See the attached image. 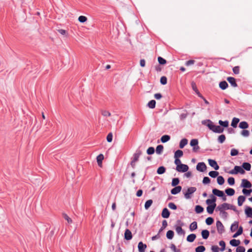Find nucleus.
<instances>
[{
    "mask_svg": "<svg viewBox=\"0 0 252 252\" xmlns=\"http://www.w3.org/2000/svg\"><path fill=\"white\" fill-rule=\"evenodd\" d=\"M180 183V180L178 178H174L172 179V182H171V186L172 187H176L177 186V185Z\"/></svg>",
    "mask_w": 252,
    "mask_h": 252,
    "instance_id": "nucleus-44",
    "label": "nucleus"
},
{
    "mask_svg": "<svg viewBox=\"0 0 252 252\" xmlns=\"http://www.w3.org/2000/svg\"><path fill=\"white\" fill-rule=\"evenodd\" d=\"M225 192L228 196H233L235 194V190L232 188H227L225 190Z\"/></svg>",
    "mask_w": 252,
    "mask_h": 252,
    "instance_id": "nucleus-23",
    "label": "nucleus"
},
{
    "mask_svg": "<svg viewBox=\"0 0 252 252\" xmlns=\"http://www.w3.org/2000/svg\"><path fill=\"white\" fill-rule=\"evenodd\" d=\"M166 168L163 166H159L157 171V173L159 175L164 174L166 172Z\"/></svg>",
    "mask_w": 252,
    "mask_h": 252,
    "instance_id": "nucleus-37",
    "label": "nucleus"
},
{
    "mask_svg": "<svg viewBox=\"0 0 252 252\" xmlns=\"http://www.w3.org/2000/svg\"><path fill=\"white\" fill-rule=\"evenodd\" d=\"M245 251L246 249L243 246H238L236 250V252H245Z\"/></svg>",
    "mask_w": 252,
    "mask_h": 252,
    "instance_id": "nucleus-64",
    "label": "nucleus"
},
{
    "mask_svg": "<svg viewBox=\"0 0 252 252\" xmlns=\"http://www.w3.org/2000/svg\"><path fill=\"white\" fill-rule=\"evenodd\" d=\"M225 172H226L230 174L233 175L237 174L238 173H240L241 174H244L245 173V171L243 169L242 166L238 165L235 166L234 169L229 171H227L226 170H225Z\"/></svg>",
    "mask_w": 252,
    "mask_h": 252,
    "instance_id": "nucleus-3",
    "label": "nucleus"
},
{
    "mask_svg": "<svg viewBox=\"0 0 252 252\" xmlns=\"http://www.w3.org/2000/svg\"><path fill=\"white\" fill-rule=\"evenodd\" d=\"M225 139H226V137H225V135H224V134H221V135L219 136V137L218 138V142L220 144L223 143L225 141Z\"/></svg>",
    "mask_w": 252,
    "mask_h": 252,
    "instance_id": "nucleus-47",
    "label": "nucleus"
},
{
    "mask_svg": "<svg viewBox=\"0 0 252 252\" xmlns=\"http://www.w3.org/2000/svg\"><path fill=\"white\" fill-rule=\"evenodd\" d=\"M189 228L190 231H193L197 229V223L196 221H194L190 223L189 226Z\"/></svg>",
    "mask_w": 252,
    "mask_h": 252,
    "instance_id": "nucleus-31",
    "label": "nucleus"
},
{
    "mask_svg": "<svg viewBox=\"0 0 252 252\" xmlns=\"http://www.w3.org/2000/svg\"><path fill=\"white\" fill-rule=\"evenodd\" d=\"M113 139V134L112 132H110L108 134L106 137V140L108 142H111Z\"/></svg>",
    "mask_w": 252,
    "mask_h": 252,
    "instance_id": "nucleus-61",
    "label": "nucleus"
},
{
    "mask_svg": "<svg viewBox=\"0 0 252 252\" xmlns=\"http://www.w3.org/2000/svg\"><path fill=\"white\" fill-rule=\"evenodd\" d=\"M210 232L207 229H204L202 230L201 231V236L202 238L204 239H207L209 236Z\"/></svg>",
    "mask_w": 252,
    "mask_h": 252,
    "instance_id": "nucleus-29",
    "label": "nucleus"
},
{
    "mask_svg": "<svg viewBox=\"0 0 252 252\" xmlns=\"http://www.w3.org/2000/svg\"><path fill=\"white\" fill-rule=\"evenodd\" d=\"M239 127L243 129H247L249 127V124L246 121H242L239 123Z\"/></svg>",
    "mask_w": 252,
    "mask_h": 252,
    "instance_id": "nucleus-30",
    "label": "nucleus"
},
{
    "mask_svg": "<svg viewBox=\"0 0 252 252\" xmlns=\"http://www.w3.org/2000/svg\"><path fill=\"white\" fill-rule=\"evenodd\" d=\"M170 139V136L169 135H164L161 136L160 141L162 143H166Z\"/></svg>",
    "mask_w": 252,
    "mask_h": 252,
    "instance_id": "nucleus-38",
    "label": "nucleus"
},
{
    "mask_svg": "<svg viewBox=\"0 0 252 252\" xmlns=\"http://www.w3.org/2000/svg\"><path fill=\"white\" fill-rule=\"evenodd\" d=\"M245 213L247 217L252 218V208L250 206H246Z\"/></svg>",
    "mask_w": 252,
    "mask_h": 252,
    "instance_id": "nucleus-18",
    "label": "nucleus"
},
{
    "mask_svg": "<svg viewBox=\"0 0 252 252\" xmlns=\"http://www.w3.org/2000/svg\"><path fill=\"white\" fill-rule=\"evenodd\" d=\"M229 209V204L227 203H224L221 205L218 206L216 208V211L217 210H225Z\"/></svg>",
    "mask_w": 252,
    "mask_h": 252,
    "instance_id": "nucleus-14",
    "label": "nucleus"
},
{
    "mask_svg": "<svg viewBox=\"0 0 252 252\" xmlns=\"http://www.w3.org/2000/svg\"><path fill=\"white\" fill-rule=\"evenodd\" d=\"M212 192L214 195L215 196H217L219 197H220L224 194V192L222 190H220L217 189H213L212 190Z\"/></svg>",
    "mask_w": 252,
    "mask_h": 252,
    "instance_id": "nucleus-20",
    "label": "nucleus"
},
{
    "mask_svg": "<svg viewBox=\"0 0 252 252\" xmlns=\"http://www.w3.org/2000/svg\"><path fill=\"white\" fill-rule=\"evenodd\" d=\"M174 187V188L171 190V193L173 195H176L180 193L182 189V187L180 186H177Z\"/></svg>",
    "mask_w": 252,
    "mask_h": 252,
    "instance_id": "nucleus-17",
    "label": "nucleus"
},
{
    "mask_svg": "<svg viewBox=\"0 0 252 252\" xmlns=\"http://www.w3.org/2000/svg\"><path fill=\"white\" fill-rule=\"evenodd\" d=\"M188 142V140L186 138H183L182 139L179 143V147L180 149H183L184 148V147L187 145Z\"/></svg>",
    "mask_w": 252,
    "mask_h": 252,
    "instance_id": "nucleus-34",
    "label": "nucleus"
},
{
    "mask_svg": "<svg viewBox=\"0 0 252 252\" xmlns=\"http://www.w3.org/2000/svg\"><path fill=\"white\" fill-rule=\"evenodd\" d=\"M207 169V166L204 162H200L196 165V170L200 172H204Z\"/></svg>",
    "mask_w": 252,
    "mask_h": 252,
    "instance_id": "nucleus-7",
    "label": "nucleus"
},
{
    "mask_svg": "<svg viewBox=\"0 0 252 252\" xmlns=\"http://www.w3.org/2000/svg\"><path fill=\"white\" fill-rule=\"evenodd\" d=\"M216 226L218 232L219 234H222L224 232V227L222 223L220 220H217L216 222Z\"/></svg>",
    "mask_w": 252,
    "mask_h": 252,
    "instance_id": "nucleus-9",
    "label": "nucleus"
},
{
    "mask_svg": "<svg viewBox=\"0 0 252 252\" xmlns=\"http://www.w3.org/2000/svg\"><path fill=\"white\" fill-rule=\"evenodd\" d=\"M240 187L244 189H250L252 187V184L247 179H244L242 180V183Z\"/></svg>",
    "mask_w": 252,
    "mask_h": 252,
    "instance_id": "nucleus-8",
    "label": "nucleus"
},
{
    "mask_svg": "<svg viewBox=\"0 0 252 252\" xmlns=\"http://www.w3.org/2000/svg\"><path fill=\"white\" fill-rule=\"evenodd\" d=\"M228 87V84L225 81H220L219 83V87L222 90H224Z\"/></svg>",
    "mask_w": 252,
    "mask_h": 252,
    "instance_id": "nucleus-22",
    "label": "nucleus"
},
{
    "mask_svg": "<svg viewBox=\"0 0 252 252\" xmlns=\"http://www.w3.org/2000/svg\"><path fill=\"white\" fill-rule=\"evenodd\" d=\"M103 159L104 156L102 154H100L97 156L96 161L99 166L101 167L102 166V160Z\"/></svg>",
    "mask_w": 252,
    "mask_h": 252,
    "instance_id": "nucleus-21",
    "label": "nucleus"
},
{
    "mask_svg": "<svg viewBox=\"0 0 252 252\" xmlns=\"http://www.w3.org/2000/svg\"><path fill=\"white\" fill-rule=\"evenodd\" d=\"M132 238V234L130 230L126 229L124 233V239L127 241H129Z\"/></svg>",
    "mask_w": 252,
    "mask_h": 252,
    "instance_id": "nucleus-12",
    "label": "nucleus"
},
{
    "mask_svg": "<svg viewBox=\"0 0 252 252\" xmlns=\"http://www.w3.org/2000/svg\"><path fill=\"white\" fill-rule=\"evenodd\" d=\"M232 70L235 74H238L240 72V67L239 66H234L232 68Z\"/></svg>",
    "mask_w": 252,
    "mask_h": 252,
    "instance_id": "nucleus-63",
    "label": "nucleus"
},
{
    "mask_svg": "<svg viewBox=\"0 0 252 252\" xmlns=\"http://www.w3.org/2000/svg\"><path fill=\"white\" fill-rule=\"evenodd\" d=\"M224 182V179L222 176H218L217 177V183L219 185H222Z\"/></svg>",
    "mask_w": 252,
    "mask_h": 252,
    "instance_id": "nucleus-45",
    "label": "nucleus"
},
{
    "mask_svg": "<svg viewBox=\"0 0 252 252\" xmlns=\"http://www.w3.org/2000/svg\"><path fill=\"white\" fill-rule=\"evenodd\" d=\"M239 154V151L237 149H232L230 151V155L231 156H236Z\"/></svg>",
    "mask_w": 252,
    "mask_h": 252,
    "instance_id": "nucleus-59",
    "label": "nucleus"
},
{
    "mask_svg": "<svg viewBox=\"0 0 252 252\" xmlns=\"http://www.w3.org/2000/svg\"><path fill=\"white\" fill-rule=\"evenodd\" d=\"M189 166L187 164H181L178 166H176V170L179 172H186L189 170Z\"/></svg>",
    "mask_w": 252,
    "mask_h": 252,
    "instance_id": "nucleus-6",
    "label": "nucleus"
},
{
    "mask_svg": "<svg viewBox=\"0 0 252 252\" xmlns=\"http://www.w3.org/2000/svg\"><path fill=\"white\" fill-rule=\"evenodd\" d=\"M183 156V152L181 150H177L174 153V158H180Z\"/></svg>",
    "mask_w": 252,
    "mask_h": 252,
    "instance_id": "nucleus-40",
    "label": "nucleus"
},
{
    "mask_svg": "<svg viewBox=\"0 0 252 252\" xmlns=\"http://www.w3.org/2000/svg\"><path fill=\"white\" fill-rule=\"evenodd\" d=\"M158 60L160 65H164L167 63L166 60L161 57H158Z\"/></svg>",
    "mask_w": 252,
    "mask_h": 252,
    "instance_id": "nucleus-53",
    "label": "nucleus"
},
{
    "mask_svg": "<svg viewBox=\"0 0 252 252\" xmlns=\"http://www.w3.org/2000/svg\"><path fill=\"white\" fill-rule=\"evenodd\" d=\"M241 134L244 137H248L250 135V131L246 129H243L241 132Z\"/></svg>",
    "mask_w": 252,
    "mask_h": 252,
    "instance_id": "nucleus-58",
    "label": "nucleus"
},
{
    "mask_svg": "<svg viewBox=\"0 0 252 252\" xmlns=\"http://www.w3.org/2000/svg\"><path fill=\"white\" fill-rule=\"evenodd\" d=\"M208 161L209 165L213 167L214 169L216 170L219 169L220 167L215 160L212 159H208Z\"/></svg>",
    "mask_w": 252,
    "mask_h": 252,
    "instance_id": "nucleus-11",
    "label": "nucleus"
},
{
    "mask_svg": "<svg viewBox=\"0 0 252 252\" xmlns=\"http://www.w3.org/2000/svg\"><path fill=\"white\" fill-rule=\"evenodd\" d=\"M243 228L242 226H240L239 228L238 229L237 232L233 234L232 236L233 238H236L238 237V236L241 235L243 233Z\"/></svg>",
    "mask_w": 252,
    "mask_h": 252,
    "instance_id": "nucleus-35",
    "label": "nucleus"
},
{
    "mask_svg": "<svg viewBox=\"0 0 252 252\" xmlns=\"http://www.w3.org/2000/svg\"><path fill=\"white\" fill-rule=\"evenodd\" d=\"M167 226V222L166 220H163L162 222V226L158 231V233H160Z\"/></svg>",
    "mask_w": 252,
    "mask_h": 252,
    "instance_id": "nucleus-54",
    "label": "nucleus"
},
{
    "mask_svg": "<svg viewBox=\"0 0 252 252\" xmlns=\"http://www.w3.org/2000/svg\"><path fill=\"white\" fill-rule=\"evenodd\" d=\"M176 224L175 225V228L176 231L178 234L179 235H184L185 234V231L182 228L183 226L184 225V223L181 220H177L176 221Z\"/></svg>",
    "mask_w": 252,
    "mask_h": 252,
    "instance_id": "nucleus-2",
    "label": "nucleus"
},
{
    "mask_svg": "<svg viewBox=\"0 0 252 252\" xmlns=\"http://www.w3.org/2000/svg\"><path fill=\"white\" fill-rule=\"evenodd\" d=\"M153 200L152 199H149L147 200L145 203L144 207L146 210H148L153 204Z\"/></svg>",
    "mask_w": 252,
    "mask_h": 252,
    "instance_id": "nucleus-43",
    "label": "nucleus"
},
{
    "mask_svg": "<svg viewBox=\"0 0 252 252\" xmlns=\"http://www.w3.org/2000/svg\"><path fill=\"white\" fill-rule=\"evenodd\" d=\"M241 241L239 240L233 239L230 241V244L233 247H238Z\"/></svg>",
    "mask_w": 252,
    "mask_h": 252,
    "instance_id": "nucleus-27",
    "label": "nucleus"
},
{
    "mask_svg": "<svg viewBox=\"0 0 252 252\" xmlns=\"http://www.w3.org/2000/svg\"><path fill=\"white\" fill-rule=\"evenodd\" d=\"M242 167L244 170L249 171L251 169V164L249 162H244L242 164Z\"/></svg>",
    "mask_w": 252,
    "mask_h": 252,
    "instance_id": "nucleus-26",
    "label": "nucleus"
},
{
    "mask_svg": "<svg viewBox=\"0 0 252 252\" xmlns=\"http://www.w3.org/2000/svg\"><path fill=\"white\" fill-rule=\"evenodd\" d=\"M216 206H208L206 208V210L209 214H212L214 213V210Z\"/></svg>",
    "mask_w": 252,
    "mask_h": 252,
    "instance_id": "nucleus-42",
    "label": "nucleus"
},
{
    "mask_svg": "<svg viewBox=\"0 0 252 252\" xmlns=\"http://www.w3.org/2000/svg\"><path fill=\"white\" fill-rule=\"evenodd\" d=\"M196 237V235L195 234L191 233L187 236V241L189 242L192 243L195 240Z\"/></svg>",
    "mask_w": 252,
    "mask_h": 252,
    "instance_id": "nucleus-25",
    "label": "nucleus"
},
{
    "mask_svg": "<svg viewBox=\"0 0 252 252\" xmlns=\"http://www.w3.org/2000/svg\"><path fill=\"white\" fill-rule=\"evenodd\" d=\"M196 190L195 187L189 188L185 192H184V196L186 199H189L191 197V195Z\"/></svg>",
    "mask_w": 252,
    "mask_h": 252,
    "instance_id": "nucleus-4",
    "label": "nucleus"
},
{
    "mask_svg": "<svg viewBox=\"0 0 252 252\" xmlns=\"http://www.w3.org/2000/svg\"><path fill=\"white\" fill-rule=\"evenodd\" d=\"M252 192V189H250V188L249 189H243L242 190L243 193L246 196L250 195Z\"/></svg>",
    "mask_w": 252,
    "mask_h": 252,
    "instance_id": "nucleus-50",
    "label": "nucleus"
},
{
    "mask_svg": "<svg viewBox=\"0 0 252 252\" xmlns=\"http://www.w3.org/2000/svg\"><path fill=\"white\" fill-rule=\"evenodd\" d=\"M167 77L165 76H163L161 77L160 79V83L161 85H164L167 84Z\"/></svg>",
    "mask_w": 252,
    "mask_h": 252,
    "instance_id": "nucleus-56",
    "label": "nucleus"
},
{
    "mask_svg": "<svg viewBox=\"0 0 252 252\" xmlns=\"http://www.w3.org/2000/svg\"><path fill=\"white\" fill-rule=\"evenodd\" d=\"M170 215V212L167 208H164L163 209L161 214V217L163 218L167 219L169 217Z\"/></svg>",
    "mask_w": 252,
    "mask_h": 252,
    "instance_id": "nucleus-16",
    "label": "nucleus"
},
{
    "mask_svg": "<svg viewBox=\"0 0 252 252\" xmlns=\"http://www.w3.org/2000/svg\"><path fill=\"white\" fill-rule=\"evenodd\" d=\"M239 121H240V119L239 118H235V117L233 118L232 120V122H231V126L233 128L237 127L238 124L239 122Z\"/></svg>",
    "mask_w": 252,
    "mask_h": 252,
    "instance_id": "nucleus-32",
    "label": "nucleus"
},
{
    "mask_svg": "<svg viewBox=\"0 0 252 252\" xmlns=\"http://www.w3.org/2000/svg\"><path fill=\"white\" fill-rule=\"evenodd\" d=\"M228 184L230 186H233L235 184V179L232 177H229L227 179Z\"/></svg>",
    "mask_w": 252,
    "mask_h": 252,
    "instance_id": "nucleus-57",
    "label": "nucleus"
},
{
    "mask_svg": "<svg viewBox=\"0 0 252 252\" xmlns=\"http://www.w3.org/2000/svg\"><path fill=\"white\" fill-rule=\"evenodd\" d=\"M201 123L202 125L207 126L210 130L217 133H222L224 131V128L227 127L229 126V122L227 120L224 121L219 120V124L220 126L214 125L213 122L210 119L203 120Z\"/></svg>",
    "mask_w": 252,
    "mask_h": 252,
    "instance_id": "nucleus-1",
    "label": "nucleus"
},
{
    "mask_svg": "<svg viewBox=\"0 0 252 252\" xmlns=\"http://www.w3.org/2000/svg\"><path fill=\"white\" fill-rule=\"evenodd\" d=\"M219 245L221 247L220 248V251L221 252H223L225 250L226 244L225 242L221 240L219 242Z\"/></svg>",
    "mask_w": 252,
    "mask_h": 252,
    "instance_id": "nucleus-51",
    "label": "nucleus"
},
{
    "mask_svg": "<svg viewBox=\"0 0 252 252\" xmlns=\"http://www.w3.org/2000/svg\"><path fill=\"white\" fill-rule=\"evenodd\" d=\"M220 212V215H221V217L222 218H223L224 220L227 219L228 217V213L225 212L224 210H219Z\"/></svg>",
    "mask_w": 252,
    "mask_h": 252,
    "instance_id": "nucleus-49",
    "label": "nucleus"
},
{
    "mask_svg": "<svg viewBox=\"0 0 252 252\" xmlns=\"http://www.w3.org/2000/svg\"><path fill=\"white\" fill-rule=\"evenodd\" d=\"M142 152L141 150L139 149H137L136 150L135 153L133 155V157L131 159V160L134 161H137L139 160V158L140 156L142 155Z\"/></svg>",
    "mask_w": 252,
    "mask_h": 252,
    "instance_id": "nucleus-10",
    "label": "nucleus"
},
{
    "mask_svg": "<svg viewBox=\"0 0 252 252\" xmlns=\"http://www.w3.org/2000/svg\"><path fill=\"white\" fill-rule=\"evenodd\" d=\"M191 86L192 90L195 92L196 94L198 95V97H203V95L200 94L199 91H198L196 85L194 82H192L191 83Z\"/></svg>",
    "mask_w": 252,
    "mask_h": 252,
    "instance_id": "nucleus-15",
    "label": "nucleus"
},
{
    "mask_svg": "<svg viewBox=\"0 0 252 252\" xmlns=\"http://www.w3.org/2000/svg\"><path fill=\"white\" fill-rule=\"evenodd\" d=\"M205 247L203 246H199L195 248V252H204L205 251Z\"/></svg>",
    "mask_w": 252,
    "mask_h": 252,
    "instance_id": "nucleus-55",
    "label": "nucleus"
},
{
    "mask_svg": "<svg viewBox=\"0 0 252 252\" xmlns=\"http://www.w3.org/2000/svg\"><path fill=\"white\" fill-rule=\"evenodd\" d=\"M155 152V149L153 147H149L146 151V153L148 155H152L154 154Z\"/></svg>",
    "mask_w": 252,
    "mask_h": 252,
    "instance_id": "nucleus-48",
    "label": "nucleus"
},
{
    "mask_svg": "<svg viewBox=\"0 0 252 252\" xmlns=\"http://www.w3.org/2000/svg\"><path fill=\"white\" fill-rule=\"evenodd\" d=\"M239 226V222L237 221H234L230 226V231L231 232L235 231L237 229H238Z\"/></svg>",
    "mask_w": 252,
    "mask_h": 252,
    "instance_id": "nucleus-24",
    "label": "nucleus"
},
{
    "mask_svg": "<svg viewBox=\"0 0 252 252\" xmlns=\"http://www.w3.org/2000/svg\"><path fill=\"white\" fill-rule=\"evenodd\" d=\"M195 212L197 214H201L204 211V208L201 205H197L195 207Z\"/></svg>",
    "mask_w": 252,
    "mask_h": 252,
    "instance_id": "nucleus-36",
    "label": "nucleus"
},
{
    "mask_svg": "<svg viewBox=\"0 0 252 252\" xmlns=\"http://www.w3.org/2000/svg\"><path fill=\"white\" fill-rule=\"evenodd\" d=\"M238 205L241 206L246 200V197L244 195H240L238 197Z\"/></svg>",
    "mask_w": 252,
    "mask_h": 252,
    "instance_id": "nucleus-28",
    "label": "nucleus"
},
{
    "mask_svg": "<svg viewBox=\"0 0 252 252\" xmlns=\"http://www.w3.org/2000/svg\"><path fill=\"white\" fill-rule=\"evenodd\" d=\"M214 221V219L210 217L207 218L205 220V222H206V224L208 225H211V224H212L213 223Z\"/></svg>",
    "mask_w": 252,
    "mask_h": 252,
    "instance_id": "nucleus-52",
    "label": "nucleus"
},
{
    "mask_svg": "<svg viewBox=\"0 0 252 252\" xmlns=\"http://www.w3.org/2000/svg\"><path fill=\"white\" fill-rule=\"evenodd\" d=\"M156 101L155 100H150L147 104V106L151 109H154L156 107Z\"/></svg>",
    "mask_w": 252,
    "mask_h": 252,
    "instance_id": "nucleus-39",
    "label": "nucleus"
},
{
    "mask_svg": "<svg viewBox=\"0 0 252 252\" xmlns=\"http://www.w3.org/2000/svg\"><path fill=\"white\" fill-rule=\"evenodd\" d=\"M208 174L212 178H215L218 176L219 173L217 171H211L209 172Z\"/></svg>",
    "mask_w": 252,
    "mask_h": 252,
    "instance_id": "nucleus-46",
    "label": "nucleus"
},
{
    "mask_svg": "<svg viewBox=\"0 0 252 252\" xmlns=\"http://www.w3.org/2000/svg\"><path fill=\"white\" fill-rule=\"evenodd\" d=\"M227 81L230 84L231 86L234 88L238 87L236 83V79L233 77H228L226 78Z\"/></svg>",
    "mask_w": 252,
    "mask_h": 252,
    "instance_id": "nucleus-13",
    "label": "nucleus"
},
{
    "mask_svg": "<svg viewBox=\"0 0 252 252\" xmlns=\"http://www.w3.org/2000/svg\"><path fill=\"white\" fill-rule=\"evenodd\" d=\"M147 248V245L142 242H139L138 244V249L139 252H145V249Z\"/></svg>",
    "mask_w": 252,
    "mask_h": 252,
    "instance_id": "nucleus-19",
    "label": "nucleus"
},
{
    "mask_svg": "<svg viewBox=\"0 0 252 252\" xmlns=\"http://www.w3.org/2000/svg\"><path fill=\"white\" fill-rule=\"evenodd\" d=\"M168 207L172 210H175L177 209V206L173 202H170L168 205Z\"/></svg>",
    "mask_w": 252,
    "mask_h": 252,
    "instance_id": "nucleus-62",
    "label": "nucleus"
},
{
    "mask_svg": "<svg viewBox=\"0 0 252 252\" xmlns=\"http://www.w3.org/2000/svg\"><path fill=\"white\" fill-rule=\"evenodd\" d=\"M211 180L208 177H204L203 178L202 183L204 185H207L210 183Z\"/></svg>",
    "mask_w": 252,
    "mask_h": 252,
    "instance_id": "nucleus-60",
    "label": "nucleus"
},
{
    "mask_svg": "<svg viewBox=\"0 0 252 252\" xmlns=\"http://www.w3.org/2000/svg\"><path fill=\"white\" fill-rule=\"evenodd\" d=\"M163 146L162 145H158L157 146L155 151L158 155H161L163 151Z\"/></svg>",
    "mask_w": 252,
    "mask_h": 252,
    "instance_id": "nucleus-33",
    "label": "nucleus"
},
{
    "mask_svg": "<svg viewBox=\"0 0 252 252\" xmlns=\"http://www.w3.org/2000/svg\"><path fill=\"white\" fill-rule=\"evenodd\" d=\"M174 235V232L173 230H168L166 233V237L169 240L173 239Z\"/></svg>",
    "mask_w": 252,
    "mask_h": 252,
    "instance_id": "nucleus-41",
    "label": "nucleus"
},
{
    "mask_svg": "<svg viewBox=\"0 0 252 252\" xmlns=\"http://www.w3.org/2000/svg\"><path fill=\"white\" fill-rule=\"evenodd\" d=\"M190 145L192 147V151L196 152L199 149L198 140L197 139H192L190 142Z\"/></svg>",
    "mask_w": 252,
    "mask_h": 252,
    "instance_id": "nucleus-5",
    "label": "nucleus"
}]
</instances>
